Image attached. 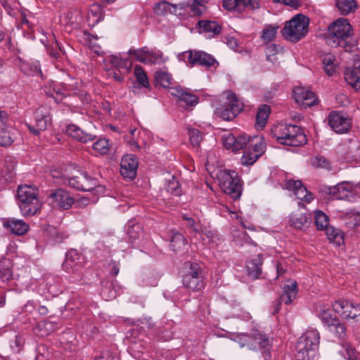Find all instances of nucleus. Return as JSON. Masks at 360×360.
<instances>
[{"instance_id": "49530a36", "label": "nucleus", "mask_w": 360, "mask_h": 360, "mask_svg": "<svg viewBox=\"0 0 360 360\" xmlns=\"http://www.w3.org/2000/svg\"><path fill=\"white\" fill-rule=\"evenodd\" d=\"M335 56L331 53H327L324 56L323 59V65L326 73L331 76L333 75L336 70V66L334 63Z\"/></svg>"}, {"instance_id": "5fc2aeb1", "label": "nucleus", "mask_w": 360, "mask_h": 360, "mask_svg": "<svg viewBox=\"0 0 360 360\" xmlns=\"http://www.w3.org/2000/svg\"><path fill=\"white\" fill-rule=\"evenodd\" d=\"M188 130L191 143L193 147H199L200 142L202 140V136L200 131L197 129L192 128H190Z\"/></svg>"}, {"instance_id": "7ed1b4c3", "label": "nucleus", "mask_w": 360, "mask_h": 360, "mask_svg": "<svg viewBox=\"0 0 360 360\" xmlns=\"http://www.w3.org/2000/svg\"><path fill=\"white\" fill-rule=\"evenodd\" d=\"M319 342V331L314 328L307 330L296 344V360H316Z\"/></svg>"}, {"instance_id": "bb28decb", "label": "nucleus", "mask_w": 360, "mask_h": 360, "mask_svg": "<svg viewBox=\"0 0 360 360\" xmlns=\"http://www.w3.org/2000/svg\"><path fill=\"white\" fill-rule=\"evenodd\" d=\"M66 133L73 139L84 143L93 141L95 138L92 134L84 132L75 124L68 125L66 128Z\"/></svg>"}, {"instance_id": "864d4df0", "label": "nucleus", "mask_w": 360, "mask_h": 360, "mask_svg": "<svg viewBox=\"0 0 360 360\" xmlns=\"http://www.w3.org/2000/svg\"><path fill=\"white\" fill-rule=\"evenodd\" d=\"M186 239L184 236L179 233H174L172 239L170 240V245L172 248V249L176 251L177 250H180L182 247L186 245Z\"/></svg>"}, {"instance_id": "c756f323", "label": "nucleus", "mask_w": 360, "mask_h": 360, "mask_svg": "<svg viewBox=\"0 0 360 360\" xmlns=\"http://www.w3.org/2000/svg\"><path fill=\"white\" fill-rule=\"evenodd\" d=\"M297 294V282L290 281L283 287V294L280 297L281 301L285 304H290L296 298Z\"/></svg>"}, {"instance_id": "052dcab7", "label": "nucleus", "mask_w": 360, "mask_h": 360, "mask_svg": "<svg viewBox=\"0 0 360 360\" xmlns=\"http://www.w3.org/2000/svg\"><path fill=\"white\" fill-rule=\"evenodd\" d=\"M167 191L176 196H179L181 193V189L177 180L173 178L167 185Z\"/></svg>"}, {"instance_id": "cd10ccee", "label": "nucleus", "mask_w": 360, "mask_h": 360, "mask_svg": "<svg viewBox=\"0 0 360 360\" xmlns=\"http://www.w3.org/2000/svg\"><path fill=\"white\" fill-rule=\"evenodd\" d=\"M345 79L356 90L360 91V65L347 68L345 72Z\"/></svg>"}, {"instance_id": "a19ab883", "label": "nucleus", "mask_w": 360, "mask_h": 360, "mask_svg": "<svg viewBox=\"0 0 360 360\" xmlns=\"http://www.w3.org/2000/svg\"><path fill=\"white\" fill-rule=\"evenodd\" d=\"M199 28L204 32L218 34L221 32V27L214 21L200 20L198 22Z\"/></svg>"}, {"instance_id": "ddd939ff", "label": "nucleus", "mask_w": 360, "mask_h": 360, "mask_svg": "<svg viewBox=\"0 0 360 360\" xmlns=\"http://www.w3.org/2000/svg\"><path fill=\"white\" fill-rule=\"evenodd\" d=\"M333 310L345 319L360 321V304H354L347 300H339L333 304Z\"/></svg>"}, {"instance_id": "de8ad7c7", "label": "nucleus", "mask_w": 360, "mask_h": 360, "mask_svg": "<svg viewBox=\"0 0 360 360\" xmlns=\"http://www.w3.org/2000/svg\"><path fill=\"white\" fill-rule=\"evenodd\" d=\"M146 61V64L149 65L162 64L165 63V59L160 51L148 49V55Z\"/></svg>"}, {"instance_id": "39448f33", "label": "nucleus", "mask_w": 360, "mask_h": 360, "mask_svg": "<svg viewBox=\"0 0 360 360\" xmlns=\"http://www.w3.org/2000/svg\"><path fill=\"white\" fill-rule=\"evenodd\" d=\"M309 19L297 14L285 22L281 32L283 37L292 42H297L303 38L309 31Z\"/></svg>"}, {"instance_id": "f257e3e1", "label": "nucleus", "mask_w": 360, "mask_h": 360, "mask_svg": "<svg viewBox=\"0 0 360 360\" xmlns=\"http://www.w3.org/2000/svg\"><path fill=\"white\" fill-rule=\"evenodd\" d=\"M329 34L326 44L332 47H342L345 51L351 52L356 49V41L351 39L352 27L347 19L339 18L328 27Z\"/></svg>"}, {"instance_id": "393cba45", "label": "nucleus", "mask_w": 360, "mask_h": 360, "mask_svg": "<svg viewBox=\"0 0 360 360\" xmlns=\"http://www.w3.org/2000/svg\"><path fill=\"white\" fill-rule=\"evenodd\" d=\"M82 256L75 249L69 250L66 254V258L63 263V268L65 271H77L82 265Z\"/></svg>"}, {"instance_id": "680f3d73", "label": "nucleus", "mask_w": 360, "mask_h": 360, "mask_svg": "<svg viewBox=\"0 0 360 360\" xmlns=\"http://www.w3.org/2000/svg\"><path fill=\"white\" fill-rule=\"evenodd\" d=\"M191 12L193 15L200 16L206 11V6L202 1L194 0L191 4Z\"/></svg>"}, {"instance_id": "f3484780", "label": "nucleus", "mask_w": 360, "mask_h": 360, "mask_svg": "<svg viewBox=\"0 0 360 360\" xmlns=\"http://www.w3.org/2000/svg\"><path fill=\"white\" fill-rule=\"evenodd\" d=\"M293 98L295 102L304 108L317 104L318 98L311 91L302 86H296L293 89Z\"/></svg>"}, {"instance_id": "423d86ee", "label": "nucleus", "mask_w": 360, "mask_h": 360, "mask_svg": "<svg viewBox=\"0 0 360 360\" xmlns=\"http://www.w3.org/2000/svg\"><path fill=\"white\" fill-rule=\"evenodd\" d=\"M226 100L215 110V114L224 120L229 121L235 118L243 108V104L236 95L231 91L225 93Z\"/></svg>"}, {"instance_id": "dca6fc26", "label": "nucleus", "mask_w": 360, "mask_h": 360, "mask_svg": "<svg viewBox=\"0 0 360 360\" xmlns=\"http://www.w3.org/2000/svg\"><path fill=\"white\" fill-rule=\"evenodd\" d=\"M252 137L246 134L235 136L233 134H229L223 138V143L226 149L238 151L250 146Z\"/></svg>"}, {"instance_id": "4be33fe9", "label": "nucleus", "mask_w": 360, "mask_h": 360, "mask_svg": "<svg viewBox=\"0 0 360 360\" xmlns=\"http://www.w3.org/2000/svg\"><path fill=\"white\" fill-rule=\"evenodd\" d=\"M354 186L349 182H342L328 188L331 200H346L352 195Z\"/></svg>"}, {"instance_id": "9d476101", "label": "nucleus", "mask_w": 360, "mask_h": 360, "mask_svg": "<svg viewBox=\"0 0 360 360\" xmlns=\"http://www.w3.org/2000/svg\"><path fill=\"white\" fill-rule=\"evenodd\" d=\"M184 285L194 292L204 288L202 270L197 263H191L183 278Z\"/></svg>"}, {"instance_id": "9b49d317", "label": "nucleus", "mask_w": 360, "mask_h": 360, "mask_svg": "<svg viewBox=\"0 0 360 360\" xmlns=\"http://www.w3.org/2000/svg\"><path fill=\"white\" fill-rule=\"evenodd\" d=\"M68 184L70 187L82 191H91L97 188L103 189L98 185L97 179L91 176L86 172H78L77 174L70 177Z\"/></svg>"}, {"instance_id": "c03bdc74", "label": "nucleus", "mask_w": 360, "mask_h": 360, "mask_svg": "<svg viewBox=\"0 0 360 360\" xmlns=\"http://www.w3.org/2000/svg\"><path fill=\"white\" fill-rule=\"evenodd\" d=\"M134 75L136 79L137 82L141 86L146 88L150 86L147 74L141 65H136L134 67Z\"/></svg>"}, {"instance_id": "338daca9", "label": "nucleus", "mask_w": 360, "mask_h": 360, "mask_svg": "<svg viewBox=\"0 0 360 360\" xmlns=\"http://www.w3.org/2000/svg\"><path fill=\"white\" fill-rule=\"evenodd\" d=\"M277 3H282L287 6H290L292 7H297L300 6L299 0H274Z\"/></svg>"}, {"instance_id": "4d7b16f0", "label": "nucleus", "mask_w": 360, "mask_h": 360, "mask_svg": "<svg viewBox=\"0 0 360 360\" xmlns=\"http://www.w3.org/2000/svg\"><path fill=\"white\" fill-rule=\"evenodd\" d=\"M13 143L11 133L7 128L0 129V146H8Z\"/></svg>"}, {"instance_id": "6e6552de", "label": "nucleus", "mask_w": 360, "mask_h": 360, "mask_svg": "<svg viewBox=\"0 0 360 360\" xmlns=\"http://www.w3.org/2000/svg\"><path fill=\"white\" fill-rule=\"evenodd\" d=\"M51 124V107L44 105L36 109L34 112L33 122L26 123V126L32 134L38 135L45 131Z\"/></svg>"}, {"instance_id": "13d9d810", "label": "nucleus", "mask_w": 360, "mask_h": 360, "mask_svg": "<svg viewBox=\"0 0 360 360\" xmlns=\"http://www.w3.org/2000/svg\"><path fill=\"white\" fill-rule=\"evenodd\" d=\"M93 149L101 155L106 154L108 151V141L101 139L93 144Z\"/></svg>"}, {"instance_id": "473e14b6", "label": "nucleus", "mask_w": 360, "mask_h": 360, "mask_svg": "<svg viewBox=\"0 0 360 360\" xmlns=\"http://www.w3.org/2000/svg\"><path fill=\"white\" fill-rule=\"evenodd\" d=\"M270 107L267 105H263L258 108L256 115L255 127L257 129H263L266 124L267 118L270 114Z\"/></svg>"}, {"instance_id": "e2e57ef3", "label": "nucleus", "mask_w": 360, "mask_h": 360, "mask_svg": "<svg viewBox=\"0 0 360 360\" xmlns=\"http://www.w3.org/2000/svg\"><path fill=\"white\" fill-rule=\"evenodd\" d=\"M141 233V227L139 224H135L129 226L127 229V235L131 241L138 239Z\"/></svg>"}, {"instance_id": "8fccbe9b", "label": "nucleus", "mask_w": 360, "mask_h": 360, "mask_svg": "<svg viewBox=\"0 0 360 360\" xmlns=\"http://www.w3.org/2000/svg\"><path fill=\"white\" fill-rule=\"evenodd\" d=\"M278 26L269 25H267L262 31L261 38L265 42L273 41L276 35Z\"/></svg>"}, {"instance_id": "79ce46f5", "label": "nucleus", "mask_w": 360, "mask_h": 360, "mask_svg": "<svg viewBox=\"0 0 360 360\" xmlns=\"http://www.w3.org/2000/svg\"><path fill=\"white\" fill-rule=\"evenodd\" d=\"M110 63L115 67L122 69L125 72H129L132 65V62L129 59L123 60L117 56H110Z\"/></svg>"}, {"instance_id": "37998d69", "label": "nucleus", "mask_w": 360, "mask_h": 360, "mask_svg": "<svg viewBox=\"0 0 360 360\" xmlns=\"http://www.w3.org/2000/svg\"><path fill=\"white\" fill-rule=\"evenodd\" d=\"M327 329L339 340H343L346 336L347 328L340 320H338L333 325H330Z\"/></svg>"}, {"instance_id": "bf43d9fd", "label": "nucleus", "mask_w": 360, "mask_h": 360, "mask_svg": "<svg viewBox=\"0 0 360 360\" xmlns=\"http://www.w3.org/2000/svg\"><path fill=\"white\" fill-rule=\"evenodd\" d=\"M49 233L53 240L58 243H62L65 239L68 238V234L65 231L55 228L51 229Z\"/></svg>"}, {"instance_id": "5701e85b", "label": "nucleus", "mask_w": 360, "mask_h": 360, "mask_svg": "<svg viewBox=\"0 0 360 360\" xmlns=\"http://www.w3.org/2000/svg\"><path fill=\"white\" fill-rule=\"evenodd\" d=\"M3 226L11 233L21 236L25 234L30 229L29 225L22 219L8 218L4 221Z\"/></svg>"}, {"instance_id": "f03ea898", "label": "nucleus", "mask_w": 360, "mask_h": 360, "mask_svg": "<svg viewBox=\"0 0 360 360\" xmlns=\"http://www.w3.org/2000/svg\"><path fill=\"white\" fill-rule=\"evenodd\" d=\"M271 134L279 143L290 146H300L307 141L302 129L294 124L279 123L272 128Z\"/></svg>"}, {"instance_id": "a211bd4d", "label": "nucleus", "mask_w": 360, "mask_h": 360, "mask_svg": "<svg viewBox=\"0 0 360 360\" xmlns=\"http://www.w3.org/2000/svg\"><path fill=\"white\" fill-rule=\"evenodd\" d=\"M138 165L139 162L134 155H125L122 158L120 163L121 175L125 179H134L136 175Z\"/></svg>"}, {"instance_id": "2f4dec72", "label": "nucleus", "mask_w": 360, "mask_h": 360, "mask_svg": "<svg viewBox=\"0 0 360 360\" xmlns=\"http://www.w3.org/2000/svg\"><path fill=\"white\" fill-rule=\"evenodd\" d=\"M309 219L308 214L296 212L290 216V223L295 229H304L309 226Z\"/></svg>"}, {"instance_id": "2eb2a0df", "label": "nucleus", "mask_w": 360, "mask_h": 360, "mask_svg": "<svg viewBox=\"0 0 360 360\" xmlns=\"http://www.w3.org/2000/svg\"><path fill=\"white\" fill-rule=\"evenodd\" d=\"M327 120L331 129L338 134L346 133L351 127L350 120L341 112L335 111L330 112Z\"/></svg>"}, {"instance_id": "4c0bfd02", "label": "nucleus", "mask_w": 360, "mask_h": 360, "mask_svg": "<svg viewBox=\"0 0 360 360\" xmlns=\"http://www.w3.org/2000/svg\"><path fill=\"white\" fill-rule=\"evenodd\" d=\"M234 340L237 342L240 347H247L250 349H257L256 343L252 342V331L250 335L240 333L236 335Z\"/></svg>"}, {"instance_id": "b1692460", "label": "nucleus", "mask_w": 360, "mask_h": 360, "mask_svg": "<svg viewBox=\"0 0 360 360\" xmlns=\"http://www.w3.org/2000/svg\"><path fill=\"white\" fill-rule=\"evenodd\" d=\"M252 342L256 343L257 349H264V360H269L271 357L269 353L271 344L269 338L257 330H252Z\"/></svg>"}, {"instance_id": "a878e982", "label": "nucleus", "mask_w": 360, "mask_h": 360, "mask_svg": "<svg viewBox=\"0 0 360 360\" xmlns=\"http://www.w3.org/2000/svg\"><path fill=\"white\" fill-rule=\"evenodd\" d=\"M172 95L184 102L187 105H195L198 103V97L190 91L181 87L172 89Z\"/></svg>"}, {"instance_id": "f704fd0d", "label": "nucleus", "mask_w": 360, "mask_h": 360, "mask_svg": "<svg viewBox=\"0 0 360 360\" xmlns=\"http://www.w3.org/2000/svg\"><path fill=\"white\" fill-rule=\"evenodd\" d=\"M89 22L95 25L102 19V8L98 4H93L90 6L87 14Z\"/></svg>"}, {"instance_id": "58836bf2", "label": "nucleus", "mask_w": 360, "mask_h": 360, "mask_svg": "<svg viewBox=\"0 0 360 360\" xmlns=\"http://www.w3.org/2000/svg\"><path fill=\"white\" fill-rule=\"evenodd\" d=\"M315 225L318 230L325 231L329 226L328 217L321 210L314 212Z\"/></svg>"}, {"instance_id": "1a4fd4ad", "label": "nucleus", "mask_w": 360, "mask_h": 360, "mask_svg": "<svg viewBox=\"0 0 360 360\" xmlns=\"http://www.w3.org/2000/svg\"><path fill=\"white\" fill-rule=\"evenodd\" d=\"M179 60L184 61L188 66L193 67L196 65L207 68L214 66L217 61L214 58L204 51H186L179 54Z\"/></svg>"}, {"instance_id": "603ef678", "label": "nucleus", "mask_w": 360, "mask_h": 360, "mask_svg": "<svg viewBox=\"0 0 360 360\" xmlns=\"http://www.w3.org/2000/svg\"><path fill=\"white\" fill-rule=\"evenodd\" d=\"M172 8H175V6L172 5L167 1H162L157 4L153 10L154 12L159 15H163L168 13H172Z\"/></svg>"}, {"instance_id": "3c124183", "label": "nucleus", "mask_w": 360, "mask_h": 360, "mask_svg": "<svg viewBox=\"0 0 360 360\" xmlns=\"http://www.w3.org/2000/svg\"><path fill=\"white\" fill-rule=\"evenodd\" d=\"M155 78L157 83L164 88H168L172 84V77L167 72H157Z\"/></svg>"}, {"instance_id": "412c9836", "label": "nucleus", "mask_w": 360, "mask_h": 360, "mask_svg": "<svg viewBox=\"0 0 360 360\" xmlns=\"http://www.w3.org/2000/svg\"><path fill=\"white\" fill-rule=\"evenodd\" d=\"M286 188L292 191L297 199L304 201L307 203L310 202L313 198V194L309 192L305 186L299 180H288L285 184Z\"/></svg>"}, {"instance_id": "c85d7f7f", "label": "nucleus", "mask_w": 360, "mask_h": 360, "mask_svg": "<svg viewBox=\"0 0 360 360\" xmlns=\"http://www.w3.org/2000/svg\"><path fill=\"white\" fill-rule=\"evenodd\" d=\"M263 258L261 255H258L255 258L249 260L246 264V269L248 276L252 278H257L262 274V265Z\"/></svg>"}, {"instance_id": "ea45409f", "label": "nucleus", "mask_w": 360, "mask_h": 360, "mask_svg": "<svg viewBox=\"0 0 360 360\" xmlns=\"http://www.w3.org/2000/svg\"><path fill=\"white\" fill-rule=\"evenodd\" d=\"M128 341L130 344V345L129 347V349L131 352L132 355L135 358H140L139 354L143 352V350L146 348V343L140 339L136 340L130 338V339H129Z\"/></svg>"}, {"instance_id": "0e129e2a", "label": "nucleus", "mask_w": 360, "mask_h": 360, "mask_svg": "<svg viewBox=\"0 0 360 360\" xmlns=\"http://www.w3.org/2000/svg\"><path fill=\"white\" fill-rule=\"evenodd\" d=\"M312 164L314 166L316 167H321L324 169H330V162L323 156L316 157L313 159Z\"/></svg>"}, {"instance_id": "aec40b11", "label": "nucleus", "mask_w": 360, "mask_h": 360, "mask_svg": "<svg viewBox=\"0 0 360 360\" xmlns=\"http://www.w3.org/2000/svg\"><path fill=\"white\" fill-rule=\"evenodd\" d=\"M50 198L53 200L55 206L63 210H69L75 202L70 193L63 188H58L53 191Z\"/></svg>"}, {"instance_id": "4468645a", "label": "nucleus", "mask_w": 360, "mask_h": 360, "mask_svg": "<svg viewBox=\"0 0 360 360\" xmlns=\"http://www.w3.org/2000/svg\"><path fill=\"white\" fill-rule=\"evenodd\" d=\"M75 90L73 84L60 83L58 84L53 81L48 82L44 86L45 94L55 99L56 102L63 100V98L69 96L70 92Z\"/></svg>"}, {"instance_id": "e433bc0d", "label": "nucleus", "mask_w": 360, "mask_h": 360, "mask_svg": "<svg viewBox=\"0 0 360 360\" xmlns=\"http://www.w3.org/2000/svg\"><path fill=\"white\" fill-rule=\"evenodd\" d=\"M326 235L328 239L337 245H340L344 243V235L343 233L338 229L333 226H329L326 230Z\"/></svg>"}, {"instance_id": "09e8293b", "label": "nucleus", "mask_w": 360, "mask_h": 360, "mask_svg": "<svg viewBox=\"0 0 360 360\" xmlns=\"http://www.w3.org/2000/svg\"><path fill=\"white\" fill-rule=\"evenodd\" d=\"M148 48L147 46H144L139 49H129L128 53L131 56H134L136 60L140 63L146 64L147 63V58L148 55Z\"/></svg>"}, {"instance_id": "7c9ffc66", "label": "nucleus", "mask_w": 360, "mask_h": 360, "mask_svg": "<svg viewBox=\"0 0 360 360\" xmlns=\"http://www.w3.org/2000/svg\"><path fill=\"white\" fill-rule=\"evenodd\" d=\"M13 264L6 258L0 260V278L3 282H8L13 279Z\"/></svg>"}, {"instance_id": "72a5a7b5", "label": "nucleus", "mask_w": 360, "mask_h": 360, "mask_svg": "<svg viewBox=\"0 0 360 360\" xmlns=\"http://www.w3.org/2000/svg\"><path fill=\"white\" fill-rule=\"evenodd\" d=\"M316 311L318 316L327 328L339 320L336 316L333 315L329 309H325L321 307L319 309H316Z\"/></svg>"}, {"instance_id": "69168bd1", "label": "nucleus", "mask_w": 360, "mask_h": 360, "mask_svg": "<svg viewBox=\"0 0 360 360\" xmlns=\"http://www.w3.org/2000/svg\"><path fill=\"white\" fill-rule=\"evenodd\" d=\"M48 51L51 57L58 58L60 55V49L58 42H56L54 46H52L50 49H49Z\"/></svg>"}, {"instance_id": "6e6d98bb", "label": "nucleus", "mask_w": 360, "mask_h": 360, "mask_svg": "<svg viewBox=\"0 0 360 360\" xmlns=\"http://www.w3.org/2000/svg\"><path fill=\"white\" fill-rule=\"evenodd\" d=\"M341 354L347 360H358L355 348L349 344L342 345Z\"/></svg>"}, {"instance_id": "f8f14e48", "label": "nucleus", "mask_w": 360, "mask_h": 360, "mask_svg": "<svg viewBox=\"0 0 360 360\" xmlns=\"http://www.w3.org/2000/svg\"><path fill=\"white\" fill-rule=\"evenodd\" d=\"M264 146L263 139L261 136H254L250 142V146L245 148L240 161L245 166L253 165L264 153Z\"/></svg>"}, {"instance_id": "774afa93", "label": "nucleus", "mask_w": 360, "mask_h": 360, "mask_svg": "<svg viewBox=\"0 0 360 360\" xmlns=\"http://www.w3.org/2000/svg\"><path fill=\"white\" fill-rule=\"evenodd\" d=\"M184 220H186L188 222V226L191 229L193 232H198V229L196 227L195 221L193 218L187 217L186 216L183 217Z\"/></svg>"}, {"instance_id": "0eeeda50", "label": "nucleus", "mask_w": 360, "mask_h": 360, "mask_svg": "<svg viewBox=\"0 0 360 360\" xmlns=\"http://www.w3.org/2000/svg\"><path fill=\"white\" fill-rule=\"evenodd\" d=\"M221 190L233 200L238 199L242 193V186L237 173L234 171H224L219 177Z\"/></svg>"}, {"instance_id": "20e7f679", "label": "nucleus", "mask_w": 360, "mask_h": 360, "mask_svg": "<svg viewBox=\"0 0 360 360\" xmlns=\"http://www.w3.org/2000/svg\"><path fill=\"white\" fill-rule=\"evenodd\" d=\"M17 199L24 216L35 215L41 208V202L38 199V189L36 187L29 185L19 186Z\"/></svg>"}, {"instance_id": "a18cd8bd", "label": "nucleus", "mask_w": 360, "mask_h": 360, "mask_svg": "<svg viewBox=\"0 0 360 360\" xmlns=\"http://www.w3.org/2000/svg\"><path fill=\"white\" fill-rule=\"evenodd\" d=\"M21 69L29 75L41 76L42 74L39 61L24 63L22 65Z\"/></svg>"}, {"instance_id": "6ab92c4d", "label": "nucleus", "mask_w": 360, "mask_h": 360, "mask_svg": "<svg viewBox=\"0 0 360 360\" xmlns=\"http://www.w3.org/2000/svg\"><path fill=\"white\" fill-rule=\"evenodd\" d=\"M223 6L228 11L241 13L246 8L252 11L258 9L260 4L258 0H224Z\"/></svg>"}, {"instance_id": "c9c22d12", "label": "nucleus", "mask_w": 360, "mask_h": 360, "mask_svg": "<svg viewBox=\"0 0 360 360\" xmlns=\"http://www.w3.org/2000/svg\"><path fill=\"white\" fill-rule=\"evenodd\" d=\"M336 6L342 15H347L355 11L357 8L354 0H336Z\"/></svg>"}]
</instances>
